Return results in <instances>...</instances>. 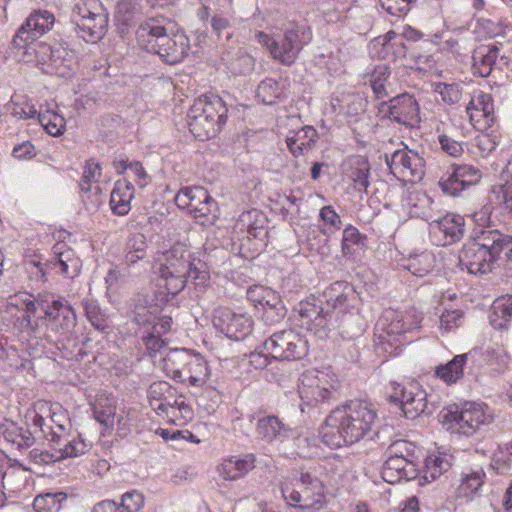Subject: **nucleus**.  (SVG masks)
Segmentation results:
<instances>
[{"label":"nucleus","instance_id":"obj_38","mask_svg":"<svg viewBox=\"0 0 512 512\" xmlns=\"http://www.w3.org/2000/svg\"><path fill=\"white\" fill-rule=\"evenodd\" d=\"M486 474L482 469L462 473L460 483L456 489V497L471 501L485 483Z\"/></svg>","mask_w":512,"mask_h":512},{"label":"nucleus","instance_id":"obj_19","mask_svg":"<svg viewBox=\"0 0 512 512\" xmlns=\"http://www.w3.org/2000/svg\"><path fill=\"white\" fill-rule=\"evenodd\" d=\"M175 203L180 209L187 210L196 220L205 223L215 205L208 191L203 187H185L175 196Z\"/></svg>","mask_w":512,"mask_h":512},{"label":"nucleus","instance_id":"obj_23","mask_svg":"<svg viewBox=\"0 0 512 512\" xmlns=\"http://www.w3.org/2000/svg\"><path fill=\"white\" fill-rule=\"evenodd\" d=\"M466 112L475 129L483 130L490 127L494 120V103L491 94L482 90L474 91L466 106Z\"/></svg>","mask_w":512,"mask_h":512},{"label":"nucleus","instance_id":"obj_31","mask_svg":"<svg viewBox=\"0 0 512 512\" xmlns=\"http://www.w3.org/2000/svg\"><path fill=\"white\" fill-rule=\"evenodd\" d=\"M89 405L97 422L106 428L113 426L117 411V400L113 393L99 391Z\"/></svg>","mask_w":512,"mask_h":512},{"label":"nucleus","instance_id":"obj_30","mask_svg":"<svg viewBox=\"0 0 512 512\" xmlns=\"http://www.w3.org/2000/svg\"><path fill=\"white\" fill-rule=\"evenodd\" d=\"M452 455L439 448L429 450L422 468L423 478L426 482H432L449 471L452 466Z\"/></svg>","mask_w":512,"mask_h":512},{"label":"nucleus","instance_id":"obj_46","mask_svg":"<svg viewBox=\"0 0 512 512\" xmlns=\"http://www.w3.org/2000/svg\"><path fill=\"white\" fill-rule=\"evenodd\" d=\"M342 463L339 460L327 459L315 469V474L328 488L338 482L342 476Z\"/></svg>","mask_w":512,"mask_h":512},{"label":"nucleus","instance_id":"obj_58","mask_svg":"<svg viewBox=\"0 0 512 512\" xmlns=\"http://www.w3.org/2000/svg\"><path fill=\"white\" fill-rule=\"evenodd\" d=\"M462 321L463 312L461 310H446L440 316L439 328L443 332H450L453 328L459 327Z\"/></svg>","mask_w":512,"mask_h":512},{"label":"nucleus","instance_id":"obj_25","mask_svg":"<svg viewBox=\"0 0 512 512\" xmlns=\"http://www.w3.org/2000/svg\"><path fill=\"white\" fill-rule=\"evenodd\" d=\"M21 60L27 63H34L41 66H56L59 60V50H54L51 45L45 42L30 41L23 46H13Z\"/></svg>","mask_w":512,"mask_h":512},{"label":"nucleus","instance_id":"obj_62","mask_svg":"<svg viewBox=\"0 0 512 512\" xmlns=\"http://www.w3.org/2000/svg\"><path fill=\"white\" fill-rule=\"evenodd\" d=\"M11 113L13 116H16L20 119H31V118H35V117L38 118V114H39L37 112L34 104H32L31 101L26 100V99H22L20 101H15L13 103Z\"/></svg>","mask_w":512,"mask_h":512},{"label":"nucleus","instance_id":"obj_61","mask_svg":"<svg viewBox=\"0 0 512 512\" xmlns=\"http://www.w3.org/2000/svg\"><path fill=\"white\" fill-rule=\"evenodd\" d=\"M247 300L255 309L262 311V313H264L267 308H272L276 305V303L268 299V293L261 292L260 290H247Z\"/></svg>","mask_w":512,"mask_h":512},{"label":"nucleus","instance_id":"obj_18","mask_svg":"<svg viewBox=\"0 0 512 512\" xmlns=\"http://www.w3.org/2000/svg\"><path fill=\"white\" fill-rule=\"evenodd\" d=\"M390 400L400 405L406 418H415L427 409V394L418 382L394 386Z\"/></svg>","mask_w":512,"mask_h":512},{"label":"nucleus","instance_id":"obj_55","mask_svg":"<svg viewBox=\"0 0 512 512\" xmlns=\"http://www.w3.org/2000/svg\"><path fill=\"white\" fill-rule=\"evenodd\" d=\"M499 144V136L496 134L481 133L473 140V145L477 148L481 156H487L496 149Z\"/></svg>","mask_w":512,"mask_h":512},{"label":"nucleus","instance_id":"obj_50","mask_svg":"<svg viewBox=\"0 0 512 512\" xmlns=\"http://www.w3.org/2000/svg\"><path fill=\"white\" fill-rule=\"evenodd\" d=\"M38 121L46 132L52 136H59L65 130L66 121L64 117L55 111L39 112Z\"/></svg>","mask_w":512,"mask_h":512},{"label":"nucleus","instance_id":"obj_29","mask_svg":"<svg viewBox=\"0 0 512 512\" xmlns=\"http://www.w3.org/2000/svg\"><path fill=\"white\" fill-rule=\"evenodd\" d=\"M297 322L301 328L316 335L325 332L328 325L327 315L323 313V308L310 301L299 303Z\"/></svg>","mask_w":512,"mask_h":512},{"label":"nucleus","instance_id":"obj_34","mask_svg":"<svg viewBox=\"0 0 512 512\" xmlns=\"http://www.w3.org/2000/svg\"><path fill=\"white\" fill-rule=\"evenodd\" d=\"M134 186L126 179L115 182L111 192L110 207L114 214L127 215L131 209V200L134 198Z\"/></svg>","mask_w":512,"mask_h":512},{"label":"nucleus","instance_id":"obj_26","mask_svg":"<svg viewBox=\"0 0 512 512\" xmlns=\"http://www.w3.org/2000/svg\"><path fill=\"white\" fill-rule=\"evenodd\" d=\"M255 463L256 456L252 453L229 456L222 459L217 471L224 480L236 481L252 471L255 468Z\"/></svg>","mask_w":512,"mask_h":512},{"label":"nucleus","instance_id":"obj_20","mask_svg":"<svg viewBox=\"0 0 512 512\" xmlns=\"http://www.w3.org/2000/svg\"><path fill=\"white\" fill-rule=\"evenodd\" d=\"M386 164L393 175L410 182L421 180L425 173L423 158L407 148L394 151L390 157L386 155Z\"/></svg>","mask_w":512,"mask_h":512},{"label":"nucleus","instance_id":"obj_57","mask_svg":"<svg viewBox=\"0 0 512 512\" xmlns=\"http://www.w3.org/2000/svg\"><path fill=\"white\" fill-rule=\"evenodd\" d=\"M144 504V496L138 491L127 492L122 496L120 512H138Z\"/></svg>","mask_w":512,"mask_h":512},{"label":"nucleus","instance_id":"obj_33","mask_svg":"<svg viewBox=\"0 0 512 512\" xmlns=\"http://www.w3.org/2000/svg\"><path fill=\"white\" fill-rule=\"evenodd\" d=\"M209 376L210 370L206 359L201 354L192 352L180 382L201 387L207 382Z\"/></svg>","mask_w":512,"mask_h":512},{"label":"nucleus","instance_id":"obj_2","mask_svg":"<svg viewBox=\"0 0 512 512\" xmlns=\"http://www.w3.org/2000/svg\"><path fill=\"white\" fill-rule=\"evenodd\" d=\"M152 270L161 288H200L209 280L205 264L194 257L186 244L177 242L154 254Z\"/></svg>","mask_w":512,"mask_h":512},{"label":"nucleus","instance_id":"obj_15","mask_svg":"<svg viewBox=\"0 0 512 512\" xmlns=\"http://www.w3.org/2000/svg\"><path fill=\"white\" fill-rule=\"evenodd\" d=\"M483 177L478 166L472 164H451L441 176L438 185L446 195L458 197L478 185Z\"/></svg>","mask_w":512,"mask_h":512},{"label":"nucleus","instance_id":"obj_17","mask_svg":"<svg viewBox=\"0 0 512 512\" xmlns=\"http://www.w3.org/2000/svg\"><path fill=\"white\" fill-rule=\"evenodd\" d=\"M213 326L227 338L244 340L253 331L254 321L246 313H237L228 307H219L213 315Z\"/></svg>","mask_w":512,"mask_h":512},{"label":"nucleus","instance_id":"obj_36","mask_svg":"<svg viewBox=\"0 0 512 512\" xmlns=\"http://www.w3.org/2000/svg\"><path fill=\"white\" fill-rule=\"evenodd\" d=\"M317 131L312 126H305L286 137V144L294 157L310 151L317 141Z\"/></svg>","mask_w":512,"mask_h":512},{"label":"nucleus","instance_id":"obj_7","mask_svg":"<svg viewBox=\"0 0 512 512\" xmlns=\"http://www.w3.org/2000/svg\"><path fill=\"white\" fill-rule=\"evenodd\" d=\"M255 39L268 49L274 60L282 65L291 66L296 62L302 49L311 42L312 31L304 24L290 23L285 27L280 41L262 31L255 32Z\"/></svg>","mask_w":512,"mask_h":512},{"label":"nucleus","instance_id":"obj_54","mask_svg":"<svg viewBox=\"0 0 512 512\" xmlns=\"http://www.w3.org/2000/svg\"><path fill=\"white\" fill-rule=\"evenodd\" d=\"M254 66L255 59L249 54L242 53L229 62L228 69L234 75H245L253 71Z\"/></svg>","mask_w":512,"mask_h":512},{"label":"nucleus","instance_id":"obj_49","mask_svg":"<svg viewBox=\"0 0 512 512\" xmlns=\"http://www.w3.org/2000/svg\"><path fill=\"white\" fill-rule=\"evenodd\" d=\"M67 495L63 492L45 493L35 497L33 509L36 512H58Z\"/></svg>","mask_w":512,"mask_h":512},{"label":"nucleus","instance_id":"obj_1","mask_svg":"<svg viewBox=\"0 0 512 512\" xmlns=\"http://www.w3.org/2000/svg\"><path fill=\"white\" fill-rule=\"evenodd\" d=\"M376 420L377 413L369 403L349 401L327 416L320 431L322 441L330 448L352 445L371 432Z\"/></svg>","mask_w":512,"mask_h":512},{"label":"nucleus","instance_id":"obj_9","mask_svg":"<svg viewBox=\"0 0 512 512\" xmlns=\"http://www.w3.org/2000/svg\"><path fill=\"white\" fill-rule=\"evenodd\" d=\"M493 416L487 404L464 402L451 404L440 412L442 426L457 434L473 435L482 425L492 422Z\"/></svg>","mask_w":512,"mask_h":512},{"label":"nucleus","instance_id":"obj_13","mask_svg":"<svg viewBox=\"0 0 512 512\" xmlns=\"http://www.w3.org/2000/svg\"><path fill=\"white\" fill-rule=\"evenodd\" d=\"M74 14L80 17L75 30L86 42L96 43L107 31L108 15L98 0H84L74 8Z\"/></svg>","mask_w":512,"mask_h":512},{"label":"nucleus","instance_id":"obj_45","mask_svg":"<svg viewBox=\"0 0 512 512\" xmlns=\"http://www.w3.org/2000/svg\"><path fill=\"white\" fill-rule=\"evenodd\" d=\"M433 260V255L431 253L422 252L406 259L402 263V267L408 270L412 276L423 277L432 269Z\"/></svg>","mask_w":512,"mask_h":512},{"label":"nucleus","instance_id":"obj_63","mask_svg":"<svg viewBox=\"0 0 512 512\" xmlns=\"http://www.w3.org/2000/svg\"><path fill=\"white\" fill-rule=\"evenodd\" d=\"M143 344L145 345L148 353L153 356L154 354L160 352L167 345L166 340L162 338V334L157 333L152 329L147 335L142 337Z\"/></svg>","mask_w":512,"mask_h":512},{"label":"nucleus","instance_id":"obj_21","mask_svg":"<svg viewBox=\"0 0 512 512\" xmlns=\"http://www.w3.org/2000/svg\"><path fill=\"white\" fill-rule=\"evenodd\" d=\"M54 22L55 17L51 12L33 11L18 28L12 39V46H23L25 42L36 41L53 28Z\"/></svg>","mask_w":512,"mask_h":512},{"label":"nucleus","instance_id":"obj_5","mask_svg":"<svg viewBox=\"0 0 512 512\" xmlns=\"http://www.w3.org/2000/svg\"><path fill=\"white\" fill-rule=\"evenodd\" d=\"M147 398L152 410L168 424L184 426L194 417L189 400L166 381L153 382Z\"/></svg>","mask_w":512,"mask_h":512},{"label":"nucleus","instance_id":"obj_10","mask_svg":"<svg viewBox=\"0 0 512 512\" xmlns=\"http://www.w3.org/2000/svg\"><path fill=\"white\" fill-rule=\"evenodd\" d=\"M26 424L51 442H58L69 424L68 412L59 403L33 402L26 410Z\"/></svg>","mask_w":512,"mask_h":512},{"label":"nucleus","instance_id":"obj_28","mask_svg":"<svg viewBox=\"0 0 512 512\" xmlns=\"http://www.w3.org/2000/svg\"><path fill=\"white\" fill-rule=\"evenodd\" d=\"M53 257L48 261L51 269H55L67 278H74L80 271L81 261L66 243H56L53 248Z\"/></svg>","mask_w":512,"mask_h":512},{"label":"nucleus","instance_id":"obj_47","mask_svg":"<svg viewBox=\"0 0 512 512\" xmlns=\"http://www.w3.org/2000/svg\"><path fill=\"white\" fill-rule=\"evenodd\" d=\"M261 292L268 293V299L271 302L276 303V305L272 308H267V310L262 313V320L268 325H274L281 322L286 316L287 309L282 301L281 296L277 292V290H260Z\"/></svg>","mask_w":512,"mask_h":512},{"label":"nucleus","instance_id":"obj_6","mask_svg":"<svg viewBox=\"0 0 512 512\" xmlns=\"http://www.w3.org/2000/svg\"><path fill=\"white\" fill-rule=\"evenodd\" d=\"M228 109L217 95H201L191 105L187 124L190 132L200 141L214 137L225 124Z\"/></svg>","mask_w":512,"mask_h":512},{"label":"nucleus","instance_id":"obj_56","mask_svg":"<svg viewBox=\"0 0 512 512\" xmlns=\"http://www.w3.org/2000/svg\"><path fill=\"white\" fill-rule=\"evenodd\" d=\"M85 312L88 320L99 331H105L108 328L107 319L101 312L99 306L93 302H84Z\"/></svg>","mask_w":512,"mask_h":512},{"label":"nucleus","instance_id":"obj_24","mask_svg":"<svg viewBox=\"0 0 512 512\" xmlns=\"http://www.w3.org/2000/svg\"><path fill=\"white\" fill-rule=\"evenodd\" d=\"M299 479L304 486L302 511L319 512L323 510L328 503L326 485L310 472H301Z\"/></svg>","mask_w":512,"mask_h":512},{"label":"nucleus","instance_id":"obj_27","mask_svg":"<svg viewBox=\"0 0 512 512\" xmlns=\"http://www.w3.org/2000/svg\"><path fill=\"white\" fill-rule=\"evenodd\" d=\"M381 475L384 481L396 483L403 479H415L418 476V469L417 465L410 458L388 455L383 464Z\"/></svg>","mask_w":512,"mask_h":512},{"label":"nucleus","instance_id":"obj_12","mask_svg":"<svg viewBox=\"0 0 512 512\" xmlns=\"http://www.w3.org/2000/svg\"><path fill=\"white\" fill-rule=\"evenodd\" d=\"M339 388V380L330 370L305 372L298 385V393L303 406L317 407L329 402Z\"/></svg>","mask_w":512,"mask_h":512},{"label":"nucleus","instance_id":"obj_48","mask_svg":"<svg viewBox=\"0 0 512 512\" xmlns=\"http://www.w3.org/2000/svg\"><path fill=\"white\" fill-rule=\"evenodd\" d=\"M282 94V87H280L279 83L272 78H266L261 81L256 90V97L266 105L274 104Z\"/></svg>","mask_w":512,"mask_h":512},{"label":"nucleus","instance_id":"obj_22","mask_svg":"<svg viewBox=\"0 0 512 512\" xmlns=\"http://www.w3.org/2000/svg\"><path fill=\"white\" fill-rule=\"evenodd\" d=\"M464 231V218L448 213L429 224L430 238L437 246H448L459 241Z\"/></svg>","mask_w":512,"mask_h":512},{"label":"nucleus","instance_id":"obj_16","mask_svg":"<svg viewBox=\"0 0 512 512\" xmlns=\"http://www.w3.org/2000/svg\"><path fill=\"white\" fill-rule=\"evenodd\" d=\"M378 112L383 117L409 128L418 127L421 121L419 104L415 97L408 93L381 102Z\"/></svg>","mask_w":512,"mask_h":512},{"label":"nucleus","instance_id":"obj_14","mask_svg":"<svg viewBox=\"0 0 512 512\" xmlns=\"http://www.w3.org/2000/svg\"><path fill=\"white\" fill-rule=\"evenodd\" d=\"M264 350L276 360L294 361L309 352L308 340L294 330H282L265 340Z\"/></svg>","mask_w":512,"mask_h":512},{"label":"nucleus","instance_id":"obj_37","mask_svg":"<svg viewBox=\"0 0 512 512\" xmlns=\"http://www.w3.org/2000/svg\"><path fill=\"white\" fill-rule=\"evenodd\" d=\"M191 353L188 349L170 350L162 359V370L167 376L180 382Z\"/></svg>","mask_w":512,"mask_h":512},{"label":"nucleus","instance_id":"obj_52","mask_svg":"<svg viewBox=\"0 0 512 512\" xmlns=\"http://www.w3.org/2000/svg\"><path fill=\"white\" fill-rule=\"evenodd\" d=\"M100 175L101 166L93 160L87 161L79 182L80 190L85 193L90 192L92 190V184L98 181Z\"/></svg>","mask_w":512,"mask_h":512},{"label":"nucleus","instance_id":"obj_8","mask_svg":"<svg viewBox=\"0 0 512 512\" xmlns=\"http://www.w3.org/2000/svg\"><path fill=\"white\" fill-rule=\"evenodd\" d=\"M26 305V315L19 323L22 331L33 335L37 330V323L32 324L31 317L35 315L37 309H41L44 317L41 321L48 322L50 329L55 332H67L76 324V315L72 307L62 300H52L51 304L47 300L37 298L36 300L24 299Z\"/></svg>","mask_w":512,"mask_h":512},{"label":"nucleus","instance_id":"obj_60","mask_svg":"<svg viewBox=\"0 0 512 512\" xmlns=\"http://www.w3.org/2000/svg\"><path fill=\"white\" fill-rule=\"evenodd\" d=\"M492 206L484 205L480 210L474 212L473 220L476 223V228L474 229V235L481 230H496L491 225V214H492Z\"/></svg>","mask_w":512,"mask_h":512},{"label":"nucleus","instance_id":"obj_64","mask_svg":"<svg viewBox=\"0 0 512 512\" xmlns=\"http://www.w3.org/2000/svg\"><path fill=\"white\" fill-rule=\"evenodd\" d=\"M438 138L441 149L449 156L460 157L463 154L464 149L460 142L446 134H441Z\"/></svg>","mask_w":512,"mask_h":512},{"label":"nucleus","instance_id":"obj_35","mask_svg":"<svg viewBox=\"0 0 512 512\" xmlns=\"http://www.w3.org/2000/svg\"><path fill=\"white\" fill-rule=\"evenodd\" d=\"M265 224L264 214L257 209H252L240 214L236 228L242 232L245 231L248 238L263 239L267 235Z\"/></svg>","mask_w":512,"mask_h":512},{"label":"nucleus","instance_id":"obj_43","mask_svg":"<svg viewBox=\"0 0 512 512\" xmlns=\"http://www.w3.org/2000/svg\"><path fill=\"white\" fill-rule=\"evenodd\" d=\"M391 71L386 65H378L370 75V86L377 99L387 97L391 83L389 81Z\"/></svg>","mask_w":512,"mask_h":512},{"label":"nucleus","instance_id":"obj_39","mask_svg":"<svg viewBox=\"0 0 512 512\" xmlns=\"http://www.w3.org/2000/svg\"><path fill=\"white\" fill-rule=\"evenodd\" d=\"M512 318V294H505L496 298L491 306L489 315L490 324L494 329H506Z\"/></svg>","mask_w":512,"mask_h":512},{"label":"nucleus","instance_id":"obj_53","mask_svg":"<svg viewBox=\"0 0 512 512\" xmlns=\"http://www.w3.org/2000/svg\"><path fill=\"white\" fill-rule=\"evenodd\" d=\"M91 447V444L87 442L82 435L78 434L73 437L68 443L61 449V457H78L85 454Z\"/></svg>","mask_w":512,"mask_h":512},{"label":"nucleus","instance_id":"obj_41","mask_svg":"<svg viewBox=\"0 0 512 512\" xmlns=\"http://www.w3.org/2000/svg\"><path fill=\"white\" fill-rule=\"evenodd\" d=\"M498 57V48L495 46L479 47L473 53V74L488 77Z\"/></svg>","mask_w":512,"mask_h":512},{"label":"nucleus","instance_id":"obj_42","mask_svg":"<svg viewBox=\"0 0 512 512\" xmlns=\"http://www.w3.org/2000/svg\"><path fill=\"white\" fill-rule=\"evenodd\" d=\"M466 363V354L456 355L446 364L437 366L435 369V375L448 385L457 383L464 375V367Z\"/></svg>","mask_w":512,"mask_h":512},{"label":"nucleus","instance_id":"obj_44","mask_svg":"<svg viewBox=\"0 0 512 512\" xmlns=\"http://www.w3.org/2000/svg\"><path fill=\"white\" fill-rule=\"evenodd\" d=\"M153 298L157 300L156 303L150 305H136L135 308V321L138 324H145L152 321V316L158 314L166 300L165 290H154Z\"/></svg>","mask_w":512,"mask_h":512},{"label":"nucleus","instance_id":"obj_32","mask_svg":"<svg viewBox=\"0 0 512 512\" xmlns=\"http://www.w3.org/2000/svg\"><path fill=\"white\" fill-rule=\"evenodd\" d=\"M369 174L370 164L365 157L356 155L346 161L345 175L353 182L354 188L359 192H367Z\"/></svg>","mask_w":512,"mask_h":512},{"label":"nucleus","instance_id":"obj_51","mask_svg":"<svg viewBox=\"0 0 512 512\" xmlns=\"http://www.w3.org/2000/svg\"><path fill=\"white\" fill-rule=\"evenodd\" d=\"M496 235V261L498 260L500 253L504 252L505 257L502 264L505 270L512 275V236L504 234L499 230H496Z\"/></svg>","mask_w":512,"mask_h":512},{"label":"nucleus","instance_id":"obj_11","mask_svg":"<svg viewBox=\"0 0 512 512\" xmlns=\"http://www.w3.org/2000/svg\"><path fill=\"white\" fill-rule=\"evenodd\" d=\"M496 236V230H481L464 245L459 262L470 274H485L492 270L496 262Z\"/></svg>","mask_w":512,"mask_h":512},{"label":"nucleus","instance_id":"obj_59","mask_svg":"<svg viewBox=\"0 0 512 512\" xmlns=\"http://www.w3.org/2000/svg\"><path fill=\"white\" fill-rule=\"evenodd\" d=\"M436 91L440 94L442 101L450 105L459 102L462 95L461 87L455 83L439 84Z\"/></svg>","mask_w":512,"mask_h":512},{"label":"nucleus","instance_id":"obj_4","mask_svg":"<svg viewBox=\"0 0 512 512\" xmlns=\"http://www.w3.org/2000/svg\"><path fill=\"white\" fill-rule=\"evenodd\" d=\"M421 314L415 309H386L377 322L380 330L375 351L385 359L397 356L408 343L406 334L420 327Z\"/></svg>","mask_w":512,"mask_h":512},{"label":"nucleus","instance_id":"obj_40","mask_svg":"<svg viewBox=\"0 0 512 512\" xmlns=\"http://www.w3.org/2000/svg\"><path fill=\"white\" fill-rule=\"evenodd\" d=\"M256 429L259 436L268 441L275 439L283 441L288 438L292 432L291 429L276 416L260 418L257 422Z\"/></svg>","mask_w":512,"mask_h":512},{"label":"nucleus","instance_id":"obj_3","mask_svg":"<svg viewBox=\"0 0 512 512\" xmlns=\"http://www.w3.org/2000/svg\"><path fill=\"white\" fill-rule=\"evenodd\" d=\"M173 28L165 18L149 19L137 30L138 44L170 65L179 63L188 55L189 39L183 32L174 33Z\"/></svg>","mask_w":512,"mask_h":512}]
</instances>
